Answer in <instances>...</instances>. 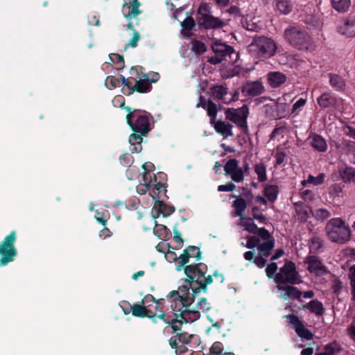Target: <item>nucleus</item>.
Here are the masks:
<instances>
[{
    "mask_svg": "<svg viewBox=\"0 0 355 355\" xmlns=\"http://www.w3.org/2000/svg\"><path fill=\"white\" fill-rule=\"evenodd\" d=\"M187 279H184L181 291L183 292L185 302H191L193 298L198 297L202 292L207 293V286L213 282L211 275L205 277L207 266L203 263L191 264L182 267Z\"/></svg>",
    "mask_w": 355,
    "mask_h": 355,
    "instance_id": "obj_1",
    "label": "nucleus"
},
{
    "mask_svg": "<svg viewBox=\"0 0 355 355\" xmlns=\"http://www.w3.org/2000/svg\"><path fill=\"white\" fill-rule=\"evenodd\" d=\"M259 236V238L256 236L248 237L246 247L250 249L257 247L259 257L254 259V263L258 267L263 268L266 263V260L263 257L269 256L274 248L275 242L269 232L264 228H260Z\"/></svg>",
    "mask_w": 355,
    "mask_h": 355,
    "instance_id": "obj_2",
    "label": "nucleus"
},
{
    "mask_svg": "<svg viewBox=\"0 0 355 355\" xmlns=\"http://www.w3.org/2000/svg\"><path fill=\"white\" fill-rule=\"evenodd\" d=\"M119 99L121 100L120 107L125 109L128 112L126 115V121L132 130L141 135H148L151 130L150 114L141 110L134 109L132 110L130 107L125 106V99L123 96H119Z\"/></svg>",
    "mask_w": 355,
    "mask_h": 355,
    "instance_id": "obj_3",
    "label": "nucleus"
},
{
    "mask_svg": "<svg viewBox=\"0 0 355 355\" xmlns=\"http://www.w3.org/2000/svg\"><path fill=\"white\" fill-rule=\"evenodd\" d=\"M326 233L331 241L340 244L346 243L351 236L349 227L340 218H334L328 221L326 225Z\"/></svg>",
    "mask_w": 355,
    "mask_h": 355,
    "instance_id": "obj_4",
    "label": "nucleus"
},
{
    "mask_svg": "<svg viewBox=\"0 0 355 355\" xmlns=\"http://www.w3.org/2000/svg\"><path fill=\"white\" fill-rule=\"evenodd\" d=\"M249 52L259 58H268L274 55L277 51L275 42L266 37H257L248 46Z\"/></svg>",
    "mask_w": 355,
    "mask_h": 355,
    "instance_id": "obj_5",
    "label": "nucleus"
},
{
    "mask_svg": "<svg viewBox=\"0 0 355 355\" xmlns=\"http://www.w3.org/2000/svg\"><path fill=\"white\" fill-rule=\"evenodd\" d=\"M17 233L12 230L0 242V266L3 267L15 261L18 255L15 247Z\"/></svg>",
    "mask_w": 355,
    "mask_h": 355,
    "instance_id": "obj_6",
    "label": "nucleus"
},
{
    "mask_svg": "<svg viewBox=\"0 0 355 355\" xmlns=\"http://www.w3.org/2000/svg\"><path fill=\"white\" fill-rule=\"evenodd\" d=\"M284 38L293 46L300 50L311 47V39L308 33L297 27L289 26L284 31Z\"/></svg>",
    "mask_w": 355,
    "mask_h": 355,
    "instance_id": "obj_7",
    "label": "nucleus"
},
{
    "mask_svg": "<svg viewBox=\"0 0 355 355\" xmlns=\"http://www.w3.org/2000/svg\"><path fill=\"white\" fill-rule=\"evenodd\" d=\"M171 312L173 313L172 324H168L171 327L172 333H180V328L177 323L182 325L185 323H189L196 321L200 318V314L198 311H189L187 309H178L175 303L171 305Z\"/></svg>",
    "mask_w": 355,
    "mask_h": 355,
    "instance_id": "obj_8",
    "label": "nucleus"
},
{
    "mask_svg": "<svg viewBox=\"0 0 355 355\" xmlns=\"http://www.w3.org/2000/svg\"><path fill=\"white\" fill-rule=\"evenodd\" d=\"M274 280L277 286L289 284H298L301 282L300 276L296 270L295 263L286 261L280 268L279 272L275 275Z\"/></svg>",
    "mask_w": 355,
    "mask_h": 355,
    "instance_id": "obj_9",
    "label": "nucleus"
},
{
    "mask_svg": "<svg viewBox=\"0 0 355 355\" xmlns=\"http://www.w3.org/2000/svg\"><path fill=\"white\" fill-rule=\"evenodd\" d=\"M239 53L234 49L223 44V78H230L240 73L241 68L236 62Z\"/></svg>",
    "mask_w": 355,
    "mask_h": 355,
    "instance_id": "obj_10",
    "label": "nucleus"
},
{
    "mask_svg": "<svg viewBox=\"0 0 355 355\" xmlns=\"http://www.w3.org/2000/svg\"><path fill=\"white\" fill-rule=\"evenodd\" d=\"M225 175H229L235 182H241L244 180L245 173L250 171L249 164L245 163L243 167L239 166V162L236 159H230L224 166Z\"/></svg>",
    "mask_w": 355,
    "mask_h": 355,
    "instance_id": "obj_11",
    "label": "nucleus"
},
{
    "mask_svg": "<svg viewBox=\"0 0 355 355\" xmlns=\"http://www.w3.org/2000/svg\"><path fill=\"white\" fill-rule=\"evenodd\" d=\"M196 107H201L207 110V114L210 118L211 124L214 125V128L218 133L222 134V120L219 119L216 121L218 112L216 104L211 100L207 101L205 97L200 96L199 97V102L197 103Z\"/></svg>",
    "mask_w": 355,
    "mask_h": 355,
    "instance_id": "obj_12",
    "label": "nucleus"
},
{
    "mask_svg": "<svg viewBox=\"0 0 355 355\" xmlns=\"http://www.w3.org/2000/svg\"><path fill=\"white\" fill-rule=\"evenodd\" d=\"M168 254L175 255L173 259L178 261V265L176 266V270L180 271L182 267L189 263V258H196V261H200L202 257V252L198 247L194 245H189L186 248L182 254L177 259L175 254L173 252H168Z\"/></svg>",
    "mask_w": 355,
    "mask_h": 355,
    "instance_id": "obj_13",
    "label": "nucleus"
},
{
    "mask_svg": "<svg viewBox=\"0 0 355 355\" xmlns=\"http://www.w3.org/2000/svg\"><path fill=\"white\" fill-rule=\"evenodd\" d=\"M151 89L152 85L149 83V77L148 74H144L142 77H138L137 80H136V83H135L132 87H122L121 92L124 95L130 96L133 94L134 92H137L138 93H146L150 92Z\"/></svg>",
    "mask_w": 355,
    "mask_h": 355,
    "instance_id": "obj_14",
    "label": "nucleus"
},
{
    "mask_svg": "<svg viewBox=\"0 0 355 355\" xmlns=\"http://www.w3.org/2000/svg\"><path fill=\"white\" fill-rule=\"evenodd\" d=\"M226 118L243 127L246 125L248 115V107L244 105L238 109H229L225 112Z\"/></svg>",
    "mask_w": 355,
    "mask_h": 355,
    "instance_id": "obj_15",
    "label": "nucleus"
},
{
    "mask_svg": "<svg viewBox=\"0 0 355 355\" xmlns=\"http://www.w3.org/2000/svg\"><path fill=\"white\" fill-rule=\"evenodd\" d=\"M304 263L307 265L309 272L316 277L327 273V270L322 261L314 255L307 256Z\"/></svg>",
    "mask_w": 355,
    "mask_h": 355,
    "instance_id": "obj_16",
    "label": "nucleus"
},
{
    "mask_svg": "<svg viewBox=\"0 0 355 355\" xmlns=\"http://www.w3.org/2000/svg\"><path fill=\"white\" fill-rule=\"evenodd\" d=\"M286 318L288 320V322L293 325L298 336L307 340H311L313 339V334L304 326L297 316L291 314L287 315Z\"/></svg>",
    "mask_w": 355,
    "mask_h": 355,
    "instance_id": "obj_17",
    "label": "nucleus"
},
{
    "mask_svg": "<svg viewBox=\"0 0 355 355\" xmlns=\"http://www.w3.org/2000/svg\"><path fill=\"white\" fill-rule=\"evenodd\" d=\"M140 3L139 0H126L123 3L122 10L124 17L131 19L141 13L139 10Z\"/></svg>",
    "mask_w": 355,
    "mask_h": 355,
    "instance_id": "obj_18",
    "label": "nucleus"
},
{
    "mask_svg": "<svg viewBox=\"0 0 355 355\" xmlns=\"http://www.w3.org/2000/svg\"><path fill=\"white\" fill-rule=\"evenodd\" d=\"M338 32L347 37L355 36V15L343 19L338 27Z\"/></svg>",
    "mask_w": 355,
    "mask_h": 355,
    "instance_id": "obj_19",
    "label": "nucleus"
},
{
    "mask_svg": "<svg viewBox=\"0 0 355 355\" xmlns=\"http://www.w3.org/2000/svg\"><path fill=\"white\" fill-rule=\"evenodd\" d=\"M264 87L260 80L248 81L242 88V92L245 96H256L263 94Z\"/></svg>",
    "mask_w": 355,
    "mask_h": 355,
    "instance_id": "obj_20",
    "label": "nucleus"
},
{
    "mask_svg": "<svg viewBox=\"0 0 355 355\" xmlns=\"http://www.w3.org/2000/svg\"><path fill=\"white\" fill-rule=\"evenodd\" d=\"M288 94H286L283 96L282 98H279L275 105L274 116L278 119L284 118L286 116L288 112V107L290 105V102H288L287 98H289ZM291 101V99H288Z\"/></svg>",
    "mask_w": 355,
    "mask_h": 355,
    "instance_id": "obj_21",
    "label": "nucleus"
},
{
    "mask_svg": "<svg viewBox=\"0 0 355 355\" xmlns=\"http://www.w3.org/2000/svg\"><path fill=\"white\" fill-rule=\"evenodd\" d=\"M164 305L162 304L159 305V304L155 305V311L152 310V313L150 315V319L154 322H157V319L159 318L163 320L166 324H172L173 323V313H166L163 310Z\"/></svg>",
    "mask_w": 355,
    "mask_h": 355,
    "instance_id": "obj_22",
    "label": "nucleus"
},
{
    "mask_svg": "<svg viewBox=\"0 0 355 355\" xmlns=\"http://www.w3.org/2000/svg\"><path fill=\"white\" fill-rule=\"evenodd\" d=\"M278 291H281L280 297L283 299H297L299 300L302 293L297 288L291 286L279 285L276 286Z\"/></svg>",
    "mask_w": 355,
    "mask_h": 355,
    "instance_id": "obj_23",
    "label": "nucleus"
},
{
    "mask_svg": "<svg viewBox=\"0 0 355 355\" xmlns=\"http://www.w3.org/2000/svg\"><path fill=\"white\" fill-rule=\"evenodd\" d=\"M182 286L179 287V291H173L168 295L169 297H174V300L171 302V304L175 303L177 304V309H182V310L184 309L185 307L189 305H192L194 302L196 298H193L191 302H185L184 300L183 292L181 291Z\"/></svg>",
    "mask_w": 355,
    "mask_h": 355,
    "instance_id": "obj_24",
    "label": "nucleus"
},
{
    "mask_svg": "<svg viewBox=\"0 0 355 355\" xmlns=\"http://www.w3.org/2000/svg\"><path fill=\"white\" fill-rule=\"evenodd\" d=\"M132 315L134 317L150 319V315L152 313L150 305H145L144 304H134L132 306Z\"/></svg>",
    "mask_w": 355,
    "mask_h": 355,
    "instance_id": "obj_25",
    "label": "nucleus"
},
{
    "mask_svg": "<svg viewBox=\"0 0 355 355\" xmlns=\"http://www.w3.org/2000/svg\"><path fill=\"white\" fill-rule=\"evenodd\" d=\"M197 21L200 26L207 29L222 26V21L219 18L213 17L211 15L201 17V18H199Z\"/></svg>",
    "mask_w": 355,
    "mask_h": 355,
    "instance_id": "obj_26",
    "label": "nucleus"
},
{
    "mask_svg": "<svg viewBox=\"0 0 355 355\" xmlns=\"http://www.w3.org/2000/svg\"><path fill=\"white\" fill-rule=\"evenodd\" d=\"M239 225L242 227L244 230L250 233L255 234L257 232V234H259L260 229L257 228V225L254 223V220L252 218L241 216ZM255 236L257 238H259V235Z\"/></svg>",
    "mask_w": 355,
    "mask_h": 355,
    "instance_id": "obj_27",
    "label": "nucleus"
},
{
    "mask_svg": "<svg viewBox=\"0 0 355 355\" xmlns=\"http://www.w3.org/2000/svg\"><path fill=\"white\" fill-rule=\"evenodd\" d=\"M200 295L198 297H196L198 300L194 306L189 305L184 309L189 311H198L199 314H200V311H205L209 310L210 309L209 303L207 302L206 297H201Z\"/></svg>",
    "mask_w": 355,
    "mask_h": 355,
    "instance_id": "obj_28",
    "label": "nucleus"
},
{
    "mask_svg": "<svg viewBox=\"0 0 355 355\" xmlns=\"http://www.w3.org/2000/svg\"><path fill=\"white\" fill-rule=\"evenodd\" d=\"M311 146L318 152H325L327 149V144L325 139L318 135H314L309 137Z\"/></svg>",
    "mask_w": 355,
    "mask_h": 355,
    "instance_id": "obj_29",
    "label": "nucleus"
},
{
    "mask_svg": "<svg viewBox=\"0 0 355 355\" xmlns=\"http://www.w3.org/2000/svg\"><path fill=\"white\" fill-rule=\"evenodd\" d=\"M152 187H153V188L148 190L149 194L155 201L159 200L162 193H165L166 192L165 184L161 181L157 182V178H156V182H153Z\"/></svg>",
    "mask_w": 355,
    "mask_h": 355,
    "instance_id": "obj_30",
    "label": "nucleus"
},
{
    "mask_svg": "<svg viewBox=\"0 0 355 355\" xmlns=\"http://www.w3.org/2000/svg\"><path fill=\"white\" fill-rule=\"evenodd\" d=\"M268 80L272 87H277L285 83L286 76L281 72H272L268 74Z\"/></svg>",
    "mask_w": 355,
    "mask_h": 355,
    "instance_id": "obj_31",
    "label": "nucleus"
},
{
    "mask_svg": "<svg viewBox=\"0 0 355 355\" xmlns=\"http://www.w3.org/2000/svg\"><path fill=\"white\" fill-rule=\"evenodd\" d=\"M341 347L339 343L334 341L327 344L321 352L317 353L315 355H336L340 352Z\"/></svg>",
    "mask_w": 355,
    "mask_h": 355,
    "instance_id": "obj_32",
    "label": "nucleus"
},
{
    "mask_svg": "<svg viewBox=\"0 0 355 355\" xmlns=\"http://www.w3.org/2000/svg\"><path fill=\"white\" fill-rule=\"evenodd\" d=\"M318 103L322 108L333 106L336 103L335 98L329 93H324L318 98Z\"/></svg>",
    "mask_w": 355,
    "mask_h": 355,
    "instance_id": "obj_33",
    "label": "nucleus"
},
{
    "mask_svg": "<svg viewBox=\"0 0 355 355\" xmlns=\"http://www.w3.org/2000/svg\"><path fill=\"white\" fill-rule=\"evenodd\" d=\"M329 84L336 90H343L345 87V82L343 78L336 74H329Z\"/></svg>",
    "mask_w": 355,
    "mask_h": 355,
    "instance_id": "obj_34",
    "label": "nucleus"
},
{
    "mask_svg": "<svg viewBox=\"0 0 355 355\" xmlns=\"http://www.w3.org/2000/svg\"><path fill=\"white\" fill-rule=\"evenodd\" d=\"M304 308L309 309L312 313L318 315H321L324 313V308L322 302L317 300H311L306 306H304Z\"/></svg>",
    "mask_w": 355,
    "mask_h": 355,
    "instance_id": "obj_35",
    "label": "nucleus"
},
{
    "mask_svg": "<svg viewBox=\"0 0 355 355\" xmlns=\"http://www.w3.org/2000/svg\"><path fill=\"white\" fill-rule=\"evenodd\" d=\"M254 169L259 182H266L267 180L266 166L264 163L259 162L255 164Z\"/></svg>",
    "mask_w": 355,
    "mask_h": 355,
    "instance_id": "obj_36",
    "label": "nucleus"
},
{
    "mask_svg": "<svg viewBox=\"0 0 355 355\" xmlns=\"http://www.w3.org/2000/svg\"><path fill=\"white\" fill-rule=\"evenodd\" d=\"M134 72H135L137 75L136 77L130 76L128 78H125L123 76H121V83H122V85H123V87H124V88L132 87L133 86L132 83L133 82L136 83V80H137L138 77H139L138 68L137 67H132V68L130 69V73H132Z\"/></svg>",
    "mask_w": 355,
    "mask_h": 355,
    "instance_id": "obj_37",
    "label": "nucleus"
},
{
    "mask_svg": "<svg viewBox=\"0 0 355 355\" xmlns=\"http://www.w3.org/2000/svg\"><path fill=\"white\" fill-rule=\"evenodd\" d=\"M288 155V152L286 148L278 147L275 154V166H280L284 164Z\"/></svg>",
    "mask_w": 355,
    "mask_h": 355,
    "instance_id": "obj_38",
    "label": "nucleus"
},
{
    "mask_svg": "<svg viewBox=\"0 0 355 355\" xmlns=\"http://www.w3.org/2000/svg\"><path fill=\"white\" fill-rule=\"evenodd\" d=\"M156 202H157L159 207V213L162 214L164 217L170 216L175 211V207L167 205L163 201L159 200Z\"/></svg>",
    "mask_w": 355,
    "mask_h": 355,
    "instance_id": "obj_39",
    "label": "nucleus"
},
{
    "mask_svg": "<svg viewBox=\"0 0 355 355\" xmlns=\"http://www.w3.org/2000/svg\"><path fill=\"white\" fill-rule=\"evenodd\" d=\"M156 178H157L156 175L153 174L152 175L150 174V173L144 171V173L142 175V181H143L142 184L146 187V189L144 190L145 192L147 190L150 189L153 182H156Z\"/></svg>",
    "mask_w": 355,
    "mask_h": 355,
    "instance_id": "obj_40",
    "label": "nucleus"
},
{
    "mask_svg": "<svg viewBox=\"0 0 355 355\" xmlns=\"http://www.w3.org/2000/svg\"><path fill=\"white\" fill-rule=\"evenodd\" d=\"M333 7L338 12H346L350 5V0H331Z\"/></svg>",
    "mask_w": 355,
    "mask_h": 355,
    "instance_id": "obj_41",
    "label": "nucleus"
},
{
    "mask_svg": "<svg viewBox=\"0 0 355 355\" xmlns=\"http://www.w3.org/2000/svg\"><path fill=\"white\" fill-rule=\"evenodd\" d=\"M278 188L274 185H267L264 189V195L270 202H274L277 197Z\"/></svg>",
    "mask_w": 355,
    "mask_h": 355,
    "instance_id": "obj_42",
    "label": "nucleus"
},
{
    "mask_svg": "<svg viewBox=\"0 0 355 355\" xmlns=\"http://www.w3.org/2000/svg\"><path fill=\"white\" fill-rule=\"evenodd\" d=\"M324 173H320L318 176L315 177L313 175H309L307 180L302 182L303 185H305L306 183L311 184L314 186H318L322 184L325 179Z\"/></svg>",
    "mask_w": 355,
    "mask_h": 355,
    "instance_id": "obj_43",
    "label": "nucleus"
},
{
    "mask_svg": "<svg viewBox=\"0 0 355 355\" xmlns=\"http://www.w3.org/2000/svg\"><path fill=\"white\" fill-rule=\"evenodd\" d=\"M292 6L288 0H278L276 3V9L282 14H288L291 12Z\"/></svg>",
    "mask_w": 355,
    "mask_h": 355,
    "instance_id": "obj_44",
    "label": "nucleus"
},
{
    "mask_svg": "<svg viewBox=\"0 0 355 355\" xmlns=\"http://www.w3.org/2000/svg\"><path fill=\"white\" fill-rule=\"evenodd\" d=\"M178 338L179 342L182 343L181 345H190L191 340L196 338L193 334H188L187 332L181 331L180 333H177L175 336Z\"/></svg>",
    "mask_w": 355,
    "mask_h": 355,
    "instance_id": "obj_45",
    "label": "nucleus"
},
{
    "mask_svg": "<svg viewBox=\"0 0 355 355\" xmlns=\"http://www.w3.org/2000/svg\"><path fill=\"white\" fill-rule=\"evenodd\" d=\"M147 135H141L138 132H134L132 133L129 137V142L131 145L135 146V144L141 145V142L143 141V136H146ZM134 151L137 152V148L136 146L134 147V150L132 151V153H134Z\"/></svg>",
    "mask_w": 355,
    "mask_h": 355,
    "instance_id": "obj_46",
    "label": "nucleus"
},
{
    "mask_svg": "<svg viewBox=\"0 0 355 355\" xmlns=\"http://www.w3.org/2000/svg\"><path fill=\"white\" fill-rule=\"evenodd\" d=\"M344 150L347 155L349 160L351 162V158L353 155L355 154V141H344Z\"/></svg>",
    "mask_w": 355,
    "mask_h": 355,
    "instance_id": "obj_47",
    "label": "nucleus"
},
{
    "mask_svg": "<svg viewBox=\"0 0 355 355\" xmlns=\"http://www.w3.org/2000/svg\"><path fill=\"white\" fill-rule=\"evenodd\" d=\"M191 50L196 55H200L206 51L207 47L202 42L195 40L193 42H192Z\"/></svg>",
    "mask_w": 355,
    "mask_h": 355,
    "instance_id": "obj_48",
    "label": "nucleus"
},
{
    "mask_svg": "<svg viewBox=\"0 0 355 355\" xmlns=\"http://www.w3.org/2000/svg\"><path fill=\"white\" fill-rule=\"evenodd\" d=\"M110 59L112 62H115L119 64V67H116L117 70H121L125 67V61L122 55L112 53L110 55Z\"/></svg>",
    "mask_w": 355,
    "mask_h": 355,
    "instance_id": "obj_49",
    "label": "nucleus"
},
{
    "mask_svg": "<svg viewBox=\"0 0 355 355\" xmlns=\"http://www.w3.org/2000/svg\"><path fill=\"white\" fill-rule=\"evenodd\" d=\"M210 6L207 3H202L200 5L197 12V20L201 17L211 15Z\"/></svg>",
    "mask_w": 355,
    "mask_h": 355,
    "instance_id": "obj_50",
    "label": "nucleus"
},
{
    "mask_svg": "<svg viewBox=\"0 0 355 355\" xmlns=\"http://www.w3.org/2000/svg\"><path fill=\"white\" fill-rule=\"evenodd\" d=\"M169 345L171 347V348L175 349V354L177 355H180L181 354H183L187 351V346H184V345L178 346L177 340L176 339L173 340V338H171L169 340Z\"/></svg>",
    "mask_w": 355,
    "mask_h": 355,
    "instance_id": "obj_51",
    "label": "nucleus"
},
{
    "mask_svg": "<svg viewBox=\"0 0 355 355\" xmlns=\"http://www.w3.org/2000/svg\"><path fill=\"white\" fill-rule=\"evenodd\" d=\"M182 30L186 34V32H189L195 26V21L192 17H187L181 23Z\"/></svg>",
    "mask_w": 355,
    "mask_h": 355,
    "instance_id": "obj_52",
    "label": "nucleus"
},
{
    "mask_svg": "<svg viewBox=\"0 0 355 355\" xmlns=\"http://www.w3.org/2000/svg\"><path fill=\"white\" fill-rule=\"evenodd\" d=\"M306 103V99L300 98L298 99L293 105L291 109V114L297 115L301 111L302 108L304 106Z\"/></svg>",
    "mask_w": 355,
    "mask_h": 355,
    "instance_id": "obj_53",
    "label": "nucleus"
},
{
    "mask_svg": "<svg viewBox=\"0 0 355 355\" xmlns=\"http://www.w3.org/2000/svg\"><path fill=\"white\" fill-rule=\"evenodd\" d=\"M234 205L235 207V209L236 210V212L239 216H243L241 213L246 208V202L245 200L242 198H238L235 200L234 202Z\"/></svg>",
    "mask_w": 355,
    "mask_h": 355,
    "instance_id": "obj_54",
    "label": "nucleus"
},
{
    "mask_svg": "<svg viewBox=\"0 0 355 355\" xmlns=\"http://www.w3.org/2000/svg\"><path fill=\"white\" fill-rule=\"evenodd\" d=\"M348 276L350 279L352 300L355 301V266L350 268Z\"/></svg>",
    "mask_w": 355,
    "mask_h": 355,
    "instance_id": "obj_55",
    "label": "nucleus"
},
{
    "mask_svg": "<svg viewBox=\"0 0 355 355\" xmlns=\"http://www.w3.org/2000/svg\"><path fill=\"white\" fill-rule=\"evenodd\" d=\"M121 81V78H118L114 76H107L105 80V85L109 88L110 89H112L113 88H115L116 87L120 86V82Z\"/></svg>",
    "mask_w": 355,
    "mask_h": 355,
    "instance_id": "obj_56",
    "label": "nucleus"
},
{
    "mask_svg": "<svg viewBox=\"0 0 355 355\" xmlns=\"http://www.w3.org/2000/svg\"><path fill=\"white\" fill-rule=\"evenodd\" d=\"M315 218L318 220H323L330 217V212L324 208L318 209L313 214Z\"/></svg>",
    "mask_w": 355,
    "mask_h": 355,
    "instance_id": "obj_57",
    "label": "nucleus"
},
{
    "mask_svg": "<svg viewBox=\"0 0 355 355\" xmlns=\"http://www.w3.org/2000/svg\"><path fill=\"white\" fill-rule=\"evenodd\" d=\"M253 218L257 220L260 223L266 224L268 219L261 213L259 212V209L257 206H254L252 209Z\"/></svg>",
    "mask_w": 355,
    "mask_h": 355,
    "instance_id": "obj_58",
    "label": "nucleus"
},
{
    "mask_svg": "<svg viewBox=\"0 0 355 355\" xmlns=\"http://www.w3.org/2000/svg\"><path fill=\"white\" fill-rule=\"evenodd\" d=\"M204 355H222V343L216 341L209 349V352Z\"/></svg>",
    "mask_w": 355,
    "mask_h": 355,
    "instance_id": "obj_59",
    "label": "nucleus"
},
{
    "mask_svg": "<svg viewBox=\"0 0 355 355\" xmlns=\"http://www.w3.org/2000/svg\"><path fill=\"white\" fill-rule=\"evenodd\" d=\"M211 93L214 100H222V85L212 86Z\"/></svg>",
    "mask_w": 355,
    "mask_h": 355,
    "instance_id": "obj_60",
    "label": "nucleus"
},
{
    "mask_svg": "<svg viewBox=\"0 0 355 355\" xmlns=\"http://www.w3.org/2000/svg\"><path fill=\"white\" fill-rule=\"evenodd\" d=\"M322 245V240L318 236H313L311 239L310 250L313 252L318 250Z\"/></svg>",
    "mask_w": 355,
    "mask_h": 355,
    "instance_id": "obj_61",
    "label": "nucleus"
},
{
    "mask_svg": "<svg viewBox=\"0 0 355 355\" xmlns=\"http://www.w3.org/2000/svg\"><path fill=\"white\" fill-rule=\"evenodd\" d=\"M162 300L163 299L157 300L153 295L147 294L144 297V298L141 300V304H144L145 305H149L148 302H153V303L155 304V305H157V304H159V305H160L162 304L161 302V300Z\"/></svg>",
    "mask_w": 355,
    "mask_h": 355,
    "instance_id": "obj_62",
    "label": "nucleus"
},
{
    "mask_svg": "<svg viewBox=\"0 0 355 355\" xmlns=\"http://www.w3.org/2000/svg\"><path fill=\"white\" fill-rule=\"evenodd\" d=\"M119 161L121 165L128 166L130 168L131 164L133 162V159L130 155L125 153L119 157Z\"/></svg>",
    "mask_w": 355,
    "mask_h": 355,
    "instance_id": "obj_63",
    "label": "nucleus"
},
{
    "mask_svg": "<svg viewBox=\"0 0 355 355\" xmlns=\"http://www.w3.org/2000/svg\"><path fill=\"white\" fill-rule=\"evenodd\" d=\"M119 306L122 309L123 312L125 315H128L132 313V305L128 301L123 300L120 302Z\"/></svg>",
    "mask_w": 355,
    "mask_h": 355,
    "instance_id": "obj_64",
    "label": "nucleus"
}]
</instances>
